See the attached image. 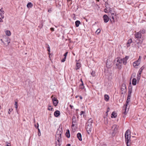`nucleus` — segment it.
<instances>
[{
	"instance_id": "nucleus-52",
	"label": "nucleus",
	"mask_w": 146,
	"mask_h": 146,
	"mask_svg": "<svg viewBox=\"0 0 146 146\" xmlns=\"http://www.w3.org/2000/svg\"><path fill=\"white\" fill-rule=\"evenodd\" d=\"M50 29L52 31H54V29L53 28H51Z\"/></svg>"
},
{
	"instance_id": "nucleus-5",
	"label": "nucleus",
	"mask_w": 146,
	"mask_h": 146,
	"mask_svg": "<svg viewBox=\"0 0 146 146\" xmlns=\"http://www.w3.org/2000/svg\"><path fill=\"white\" fill-rule=\"evenodd\" d=\"M92 128V125L90 124H87L86 127V131L88 134H90L91 132V129Z\"/></svg>"
},
{
	"instance_id": "nucleus-49",
	"label": "nucleus",
	"mask_w": 146,
	"mask_h": 146,
	"mask_svg": "<svg viewBox=\"0 0 146 146\" xmlns=\"http://www.w3.org/2000/svg\"><path fill=\"white\" fill-rule=\"evenodd\" d=\"M52 11V10L51 9H48V12L50 13H51Z\"/></svg>"
},
{
	"instance_id": "nucleus-9",
	"label": "nucleus",
	"mask_w": 146,
	"mask_h": 146,
	"mask_svg": "<svg viewBox=\"0 0 146 146\" xmlns=\"http://www.w3.org/2000/svg\"><path fill=\"white\" fill-rule=\"evenodd\" d=\"M141 32L140 31H139L135 34V36L137 39H140V38H141Z\"/></svg>"
},
{
	"instance_id": "nucleus-56",
	"label": "nucleus",
	"mask_w": 146,
	"mask_h": 146,
	"mask_svg": "<svg viewBox=\"0 0 146 146\" xmlns=\"http://www.w3.org/2000/svg\"><path fill=\"white\" fill-rule=\"evenodd\" d=\"M3 18H0V22H3V20L2 19Z\"/></svg>"
},
{
	"instance_id": "nucleus-34",
	"label": "nucleus",
	"mask_w": 146,
	"mask_h": 146,
	"mask_svg": "<svg viewBox=\"0 0 146 146\" xmlns=\"http://www.w3.org/2000/svg\"><path fill=\"white\" fill-rule=\"evenodd\" d=\"M145 66L143 65V66L139 69V70L141 71L142 72L143 70L144 69V68H145Z\"/></svg>"
},
{
	"instance_id": "nucleus-31",
	"label": "nucleus",
	"mask_w": 146,
	"mask_h": 146,
	"mask_svg": "<svg viewBox=\"0 0 146 146\" xmlns=\"http://www.w3.org/2000/svg\"><path fill=\"white\" fill-rule=\"evenodd\" d=\"M5 33L7 35L9 36L11 35V33L9 31L7 30L5 32Z\"/></svg>"
},
{
	"instance_id": "nucleus-64",
	"label": "nucleus",
	"mask_w": 146,
	"mask_h": 146,
	"mask_svg": "<svg viewBox=\"0 0 146 146\" xmlns=\"http://www.w3.org/2000/svg\"><path fill=\"white\" fill-rule=\"evenodd\" d=\"M71 0H67V1H71Z\"/></svg>"
},
{
	"instance_id": "nucleus-25",
	"label": "nucleus",
	"mask_w": 146,
	"mask_h": 146,
	"mask_svg": "<svg viewBox=\"0 0 146 146\" xmlns=\"http://www.w3.org/2000/svg\"><path fill=\"white\" fill-rule=\"evenodd\" d=\"M137 80L135 78H133L132 80V84L133 85L135 86L136 84Z\"/></svg>"
},
{
	"instance_id": "nucleus-59",
	"label": "nucleus",
	"mask_w": 146,
	"mask_h": 146,
	"mask_svg": "<svg viewBox=\"0 0 146 146\" xmlns=\"http://www.w3.org/2000/svg\"><path fill=\"white\" fill-rule=\"evenodd\" d=\"M70 144H67L66 146H70Z\"/></svg>"
},
{
	"instance_id": "nucleus-20",
	"label": "nucleus",
	"mask_w": 146,
	"mask_h": 146,
	"mask_svg": "<svg viewBox=\"0 0 146 146\" xmlns=\"http://www.w3.org/2000/svg\"><path fill=\"white\" fill-rule=\"evenodd\" d=\"M77 137L78 139L80 141H82V135L80 133H78L77 134Z\"/></svg>"
},
{
	"instance_id": "nucleus-39",
	"label": "nucleus",
	"mask_w": 146,
	"mask_h": 146,
	"mask_svg": "<svg viewBox=\"0 0 146 146\" xmlns=\"http://www.w3.org/2000/svg\"><path fill=\"white\" fill-rule=\"evenodd\" d=\"M15 107L17 109L18 108L17 106V102H15Z\"/></svg>"
},
{
	"instance_id": "nucleus-42",
	"label": "nucleus",
	"mask_w": 146,
	"mask_h": 146,
	"mask_svg": "<svg viewBox=\"0 0 146 146\" xmlns=\"http://www.w3.org/2000/svg\"><path fill=\"white\" fill-rule=\"evenodd\" d=\"M85 113V111H82L80 114V115H82V114H84Z\"/></svg>"
},
{
	"instance_id": "nucleus-26",
	"label": "nucleus",
	"mask_w": 146,
	"mask_h": 146,
	"mask_svg": "<svg viewBox=\"0 0 146 146\" xmlns=\"http://www.w3.org/2000/svg\"><path fill=\"white\" fill-rule=\"evenodd\" d=\"M76 122V119L75 116H73L72 118V123H74Z\"/></svg>"
},
{
	"instance_id": "nucleus-57",
	"label": "nucleus",
	"mask_w": 146,
	"mask_h": 146,
	"mask_svg": "<svg viewBox=\"0 0 146 146\" xmlns=\"http://www.w3.org/2000/svg\"><path fill=\"white\" fill-rule=\"evenodd\" d=\"M106 9H107V10H108V11H109V8H110V7H106Z\"/></svg>"
},
{
	"instance_id": "nucleus-45",
	"label": "nucleus",
	"mask_w": 146,
	"mask_h": 146,
	"mask_svg": "<svg viewBox=\"0 0 146 146\" xmlns=\"http://www.w3.org/2000/svg\"><path fill=\"white\" fill-rule=\"evenodd\" d=\"M12 109H9L8 113L9 114H10L11 113V111H12Z\"/></svg>"
},
{
	"instance_id": "nucleus-54",
	"label": "nucleus",
	"mask_w": 146,
	"mask_h": 146,
	"mask_svg": "<svg viewBox=\"0 0 146 146\" xmlns=\"http://www.w3.org/2000/svg\"><path fill=\"white\" fill-rule=\"evenodd\" d=\"M100 31V30L99 29H98L96 31V32H98V33H99Z\"/></svg>"
},
{
	"instance_id": "nucleus-28",
	"label": "nucleus",
	"mask_w": 146,
	"mask_h": 146,
	"mask_svg": "<svg viewBox=\"0 0 146 146\" xmlns=\"http://www.w3.org/2000/svg\"><path fill=\"white\" fill-rule=\"evenodd\" d=\"M27 7L28 8H31L33 6V5L31 2H29L27 4Z\"/></svg>"
},
{
	"instance_id": "nucleus-17",
	"label": "nucleus",
	"mask_w": 146,
	"mask_h": 146,
	"mask_svg": "<svg viewBox=\"0 0 146 146\" xmlns=\"http://www.w3.org/2000/svg\"><path fill=\"white\" fill-rule=\"evenodd\" d=\"M60 114V111L58 110L55 111L54 113V115L56 117H58Z\"/></svg>"
},
{
	"instance_id": "nucleus-46",
	"label": "nucleus",
	"mask_w": 146,
	"mask_h": 146,
	"mask_svg": "<svg viewBox=\"0 0 146 146\" xmlns=\"http://www.w3.org/2000/svg\"><path fill=\"white\" fill-rule=\"evenodd\" d=\"M66 58L64 57V58L62 60L61 62H64L65 61Z\"/></svg>"
},
{
	"instance_id": "nucleus-24",
	"label": "nucleus",
	"mask_w": 146,
	"mask_h": 146,
	"mask_svg": "<svg viewBox=\"0 0 146 146\" xmlns=\"http://www.w3.org/2000/svg\"><path fill=\"white\" fill-rule=\"evenodd\" d=\"M80 22L78 20H77L75 22V26L76 27H79V25L80 24Z\"/></svg>"
},
{
	"instance_id": "nucleus-18",
	"label": "nucleus",
	"mask_w": 146,
	"mask_h": 146,
	"mask_svg": "<svg viewBox=\"0 0 146 146\" xmlns=\"http://www.w3.org/2000/svg\"><path fill=\"white\" fill-rule=\"evenodd\" d=\"M140 64V62L137 60L134 62L133 63V65L135 68H136V66H138Z\"/></svg>"
},
{
	"instance_id": "nucleus-21",
	"label": "nucleus",
	"mask_w": 146,
	"mask_h": 146,
	"mask_svg": "<svg viewBox=\"0 0 146 146\" xmlns=\"http://www.w3.org/2000/svg\"><path fill=\"white\" fill-rule=\"evenodd\" d=\"M132 42L131 39H129L127 41V47H129L130 46V43H131Z\"/></svg>"
},
{
	"instance_id": "nucleus-38",
	"label": "nucleus",
	"mask_w": 146,
	"mask_h": 146,
	"mask_svg": "<svg viewBox=\"0 0 146 146\" xmlns=\"http://www.w3.org/2000/svg\"><path fill=\"white\" fill-rule=\"evenodd\" d=\"M48 46L47 47V50L48 51V52L50 53V48L48 45Z\"/></svg>"
},
{
	"instance_id": "nucleus-40",
	"label": "nucleus",
	"mask_w": 146,
	"mask_h": 146,
	"mask_svg": "<svg viewBox=\"0 0 146 146\" xmlns=\"http://www.w3.org/2000/svg\"><path fill=\"white\" fill-rule=\"evenodd\" d=\"M6 146H11L10 143H9L7 142H6Z\"/></svg>"
},
{
	"instance_id": "nucleus-30",
	"label": "nucleus",
	"mask_w": 146,
	"mask_h": 146,
	"mask_svg": "<svg viewBox=\"0 0 146 146\" xmlns=\"http://www.w3.org/2000/svg\"><path fill=\"white\" fill-rule=\"evenodd\" d=\"M80 64L79 63H77L76 64V70L80 68Z\"/></svg>"
},
{
	"instance_id": "nucleus-1",
	"label": "nucleus",
	"mask_w": 146,
	"mask_h": 146,
	"mask_svg": "<svg viewBox=\"0 0 146 146\" xmlns=\"http://www.w3.org/2000/svg\"><path fill=\"white\" fill-rule=\"evenodd\" d=\"M62 132V128H59L57 130L55 137L56 139H57V141L55 142L56 146H60V141Z\"/></svg>"
},
{
	"instance_id": "nucleus-11",
	"label": "nucleus",
	"mask_w": 146,
	"mask_h": 146,
	"mask_svg": "<svg viewBox=\"0 0 146 146\" xmlns=\"http://www.w3.org/2000/svg\"><path fill=\"white\" fill-rule=\"evenodd\" d=\"M103 19L104 22L106 23L108 21L109 18L107 15H104L103 16Z\"/></svg>"
},
{
	"instance_id": "nucleus-51",
	"label": "nucleus",
	"mask_w": 146,
	"mask_h": 146,
	"mask_svg": "<svg viewBox=\"0 0 146 146\" xmlns=\"http://www.w3.org/2000/svg\"><path fill=\"white\" fill-rule=\"evenodd\" d=\"M110 110V109L109 108H108V109L107 110V111L106 112V113H107Z\"/></svg>"
},
{
	"instance_id": "nucleus-7",
	"label": "nucleus",
	"mask_w": 146,
	"mask_h": 146,
	"mask_svg": "<svg viewBox=\"0 0 146 146\" xmlns=\"http://www.w3.org/2000/svg\"><path fill=\"white\" fill-rule=\"evenodd\" d=\"M132 87L130 85L129 86L128 88V92L127 97H131V93H132Z\"/></svg>"
},
{
	"instance_id": "nucleus-63",
	"label": "nucleus",
	"mask_w": 146,
	"mask_h": 146,
	"mask_svg": "<svg viewBox=\"0 0 146 146\" xmlns=\"http://www.w3.org/2000/svg\"><path fill=\"white\" fill-rule=\"evenodd\" d=\"M146 57V56H144V59H145V57Z\"/></svg>"
},
{
	"instance_id": "nucleus-22",
	"label": "nucleus",
	"mask_w": 146,
	"mask_h": 146,
	"mask_svg": "<svg viewBox=\"0 0 146 146\" xmlns=\"http://www.w3.org/2000/svg\"><path fill=\"white\" fill-rule=\"evenodd\" d=\"M66 137L69 138L70 137V131L69 129H67L66 130Z\"/></svg>"
},
{
	"instance_id": "nucleus-50",
	"label": "nucleus",
	"mask_w": 146,
	"mask_h": 146,
	"mask_svg": "<svg viewBox=\"0 0 146 146\" xmlns=\"http://www.w3.org/2000/svg\"><path fill=\"white\" fill-rule=\"evenodd\" d=\"M142 71L139 70V73H138V74H139V75H141V73H142Z\"/></svg>"
},
{
	"instance_id": "nucleus-35",
	"label": "nucleus",
	"mask_w": 146,
	"mask_h": 146,
	"mask_svg": "<svg viewBox=\"0 0 146 146\" xmlns=\"http://www.w3.org/2000/svg\"><path fill=\"white\" fill-rule=\"evenodd\" d=\"M95 72L94 71H92L91 73V75L93 76H95Z\"/></svg>"
},
{
	"instance_id": "nucleus-2",
	"label": "nucleus",
	"mask_w": 146,
	"mask_h": 146,
	"mask_svg": "<svg viewBox=\"0 0 146 146\" xmlns=\"http://www.w3.org/2000/svg\"><path fill=\"white\" fill-rule=\"evenodd\" d=\"M125 139L127 146H130L131 143V132L129 129H128L125 134Z\"/></svg>"
},
{
	"instance_id": "nucleus-62",
	"label": "nucleus",
	"mask_w": 146,
	"mask_h": 146,
	"mask_svg": "<svg viewBox=\"0 0 146 146\" xmlns=\"http://www.w3.org/2000/svg\"><path fill=\"white\" fill-rule=\"evenodd\" d=\"M76 110V111H78L79 110L78 109H77Z\"/></svg>"
},
{
	"instance_id": "nucleus-3",
	"label": "nucleus",
	"mask_w": 146,
	"mask_h": 146,
	"mask_svg": "<svg viewBox=\"0 0 146 146\" xmlns=\"http://www.w3.org/2000/svg\"><path fill=\"white\" fill-rule=\"evenodd\" d=\"M117 62L115 64V65L117 66V68L119 69H120L121 68L122 63H123L122 59L120 58H117Z\"/></svg>"
},
{
	"instance_id": "nucleus-61",
	"label": "nucleus",
	"mask_w": 146,
	"mask_h": 146,
	"mask_svg": "<svg viewBox=\"0 0 146 146\" xmlns=\"http://www.w3.org/2000/svg\"><path fill=\"white\" fill-rule=\"evenodd\" d=\"M78 97H79V96H78V95H77V96H76V98H78Z\"/></svg>"
},
{
	"instance_id": "nucleus-29",
	"label": "nucleus",
	"mask_w": 146,
	"mask_h": 146,
	"mask_svg": "<svg viewBox=\"0 0 146 146\" xmlns=\"http://www.w3.org/2000/svg\"><path fill=\"white\" fill-rule=\"evenodd\" d=\"M109 96L107 95H105L104 96V100L106 101H108L109 100Z\"/></svg>"
},
{
	"instance_id": "nucleus-60",
	"label": "nucleus",
	"mask_w": 146,
	"mask_h": 146,
	"mask_svg": "<svg viewBox=\"0 0 146 146\" xmlns=\"http://www.w3.org/2000/svg\"><path fill=\"white\" fill-rule=\"evenodd\" d=\"M104 1H108V0H103Z\"/></svg>"
},
{
	"instance_id": "nucleus-47",
	"label": "nucleus",
	"mask_w": 146,
	"mask_h": 146,
	"mask_svg": "<svg viewBox=\"0 0 146 146\" xmlns=\"http://www.w3.org/2000/svg\"><path fill=\"white\" fill-rule=\"evenodd\" d=\"M140 31L141 32V33H142V34H144L145 33V31L144 30H143Z\"/></svg>"
},
{
	"instance_id": "nucleus-37",
	"label": "nucleus",
	"mask_w": 146,
	"mask_h": 146,
	"mask_svg": "<svg viewBox=\"0 0 146 146\" xmlns=\"http://www.w3.org/2000/svg\"><path fill=\"white\" fill-rule=\"evenodd\" d=\"M53 108H52L50 106H49L48 110L49 111H52Z\"/></svg>"
},
{
	"instance_id": "nucleus-44",
	"label": "nucleus",
	"mask_w": 146,
	"mask_h": 146,
	"mask_svg": "<svg viewBox=\"0 0 146 146\" xmlns=\"http://www.w3.org/2000/svg\"><path fill=\"white\" fill-rule=\"evenodd\" d=\"M141 60V57L140 56L139 57V59L137 61H138L140 63V62Z\"/></svg>"
},
{
	"instance_id": "nucleus-10",
	"label": "nucleus",
	"mask_w": 146,
	"mask_h": 146,
	"mask_svg": "<svg viewBox=\"0 0 146 146\" xmlns=\"http://www.w3.org/2000/svg\"><path fill=\"white\" fill-rule=\"evenodd\" d=\"M137 40L138 41L137 42V44L138 45L137 47L138 48H139L141 46V44L143 43V40L142 39L141 40L140 39H137Z\"/></svg>"
},
{
	"instance_id": "nucleus-41",
	"label": "nucleus",
	"mask_w": 146,
	"mask_h": 146,
	"mask_svg": "<svg viewBox=\"0 0 146 146\" xmlns=\"http://www.w3.org/2000/svg\"><path fill=\"white\" fill-rule=\"evenodd\" d=\"M68 53V52H65V53H64V57L66 58Z\"/></svg>"
},
{
	"instance_id": "nucleus-27",
	"label": "nucleus",
	"mask_w": 146,
	"mask_h": 146,
	"mask_svg": "<svg viewBox=\"0 0 146 146\" xmlns=\"http://www.w3.org/2000/svg\"><path fill=\"white\" fill-rule=\"evenodd\" d=\"M81 80L82 82V83L80 85V88L81 89H83L84 88V84L82 79H81Z\"/></svg>"
},
{
	"instance_id": "nucleus-6",
	"label": "nucleus",
	"mask_w": 146,
	"mask_h": 146,
	"mask_svg": "<svg viewBox=\"0 0 146 146\" xmlns=\"http://www.w3.org/2000/svg\"><path fill=\"white\" fill-rule=\"evenodd\" d=\"M122 87L121 88V94H123L125 93L126 91V87L125 84H123L122 85Z\"/></svg>"
},
{
	"instance_id": "nucleus-33",
	"label": "nucleus",
	"mask_w": 146,
	"mask_h": 146,
	"mask_svg": "<svg viewBox=\"0 0 146 146\" xmlns=\"http://www.w3.org/2000/svg\"><path fill=\"white\" fill-rule=\"evenodd\" d=\"M111 15V19H112V20L111 19H110V20L111 21V23H112V22H114V17L113 16V15Z\"/></svg>"
},
{
	"instance_id": "nucleus-48",
	"label": "nucleus",
	"mask_w": 146,
	"mask_h": 146,
	"mask_svg": "<svg viewBox=\"0 0 146 146\" xmlns=\"http://www.w3.org/2000/svg\"><path fill=\"white\" fill-rule=\"evenodd\" d=\"M108 11L107 10V9H105L104 10V11L105 13H107L108 12Z\"/></svg>"
},
{
	"instance_id": "nucleus-12",
	"label": "nucleus",
	"mask_w": 146,
	"mask_h": 146,
	"mask_svg": "<svg viewBox=\"0 0 146 146\" xmlns=\"http://www.w3.org/2000/svg\"><path fill=\"white\" fill-rule=\"evenodd\" d=\"M109 12L111 13V15H114L115 16L116 14L113 9L109 8Z\"/></svg>"
},
{
	"instance_id": "nucleus-36",
	"label": "nucleus",
	"mask_w": 146,
	"mask_h": 146,
	"mask_svg": "<svg viewBox=\"0 0 146 146\" xmlns=\"http://www.w3.org/2000/svg\"><path fill=\"white\" fill-rule=\"evenodd\" d=\"M141 75H139V74H137V80L138 81V80H139L140 79V77H141Z\"/></svg>"
},
{
	"instance_id": "nucleus-15",
	"label": "nucleus",
	"mask_w": 146,
	"mask_h": 146,
	"mask_svg": "<svg viewBox=\"0 0 146 146\" xmlns=\"http://www.w3.org/2000/svg\"><path fill=\"white\" fill-rule=\"evenodd\" d=\"M3 8H1V9H0V15H1V18H3L4 16V11L3 10Z\"/></svg>"
},
{
	"instance_id": "nucleus-19",
	"label": "nucleus",
	"mask_w": 146,
	"mask_h": 146,
	"mask_svg": "<svg viewBox=\"0 0 146 146\" xmlns=\"http://www.w3.org/2000/svg\"><path fill=\"white\" fill-rule=\"evenodd\" d=\"M130 98H131L130 97H127V99L126 100V104L124 105V106H127V105L129 104V102L130 101Z\"/></svg>"
},
{
	"instance_id": "nucleus-43",
	"label": "nucleus",
	"mask_w": 146,
	"mask_h": 146,
	"mask_svg": "<svg viewBox=\"0 0 146 146\" xmlns=\"http://www.w3.org/2000/svg\"><path fill=\"white\" fill-rule=\"evenodd\" d=\"M105 2V5L106 7H107L108 5V3L107 1H104Z\"/></svg>"
},
{
	"instance_id": "nucleus-14",
	"label": "nucleus",
	"mask_w": 146,
	"mask_h": 146,
	"mask_svg": "<svg viewBox=\"0 0 146 146\" xmlns=\"http://www.w3.org/2000/svg\"><path fill=\"white\" fill-rule=\"evenodd\" d=\"M129 58V57L126 56L124 58L122 59L124 65H126L127 62V60Z\"/></svg>"
},
{
	"instance_id": "nucleus-53",
	"label": "nucleus",
	"mask_w": 146,
	"mask_h": 146,
	"mask_svg": "<svg viewBox=\"0 0 146 146\" xmlns=\"http://www.w3.org/2000/svg\"><path fill=\"white\" fill-rule=\"evenodd\" d=\"M69 106L70 108L71 109H72L73 107V106H72L70 104L69 105Z\"/></svg>"
},
{
	"instance_id": "nucleus-58",
	"label": "nucleus",
	"mask_w": 146,
	"mask_h": 146,
	"mask_svg": "<svg viewBox=\"0 0 146 146\" xmlns=\"http://www.w3.org/2000/svg\"><path fill=\"white\" fill-rule=\"evenodd\" d=\"M79 96V97L81 100L82 99V97L81 96Z\"/></svg>"
},
{
	"instance_id": "nucleus-8",
	"label": "nucleus",
	"mask_w": 146,
	"mask_h": 146,
	"mask_svg": "<svg viewBox=\"0 0 146 146\" xmlns=\"http://www.w3.org/2000/svg\"><path fill=\"white\" fill-rule=\"evenodd\" d=\"M52 100L54 105L55 106H56L58 103V100L55 97L52 98Z\"/></svg>"
},
{
	"instance_id": "nucleus-55",
	"label": "nucleus",
	"mask_w": 146,
	"mask_h": 146,
	"mask_svg": "<svg viewBox=\"0 0 146 146\" xmlns=\"http://www.w3.org/2000/svg\"><path fill=\"white\" fill-rule=\"evenodd\" d=\"M75 124L74 123H72V127H74V125H75Z\"/></svg>"
},
{
	"instance_id": "nucleus-4",
	"label": "nucleus",
	"mask_w": 146,
	"mask_h": 146,
	"mask_svg": "<svg viewBox=\"0 0 146 146\" xmlns=\"http://www.w3.org/2000/svg\"><path fill=\"white\" fill-rule=\"evenodd\" d=\"M118 127V126L115 124L114 125L112 126L111 129L112 131V135L113 136H114L115 134L117 131Z\"/></svg>"
},
{
	"instance_id": "nucleus-23",
	"label": "nucleus",
	"mask_w": 146,
	"mask_h": 146,
	"mask_svg": "<svg viewBox=\"0 0 146 146\" xmlns=\"http://www.w3.org/2000/svg\"><path fill=\"white\" fill-rule=\"evenodd\" d=\"M117 116V113H115V111H113L111 114V117L112 118H116Z\"/></svg>"
},
{
	"instance_id": "nucleus-13",
	"label": "nucleus",
	"mask_w": 146,
	"mask_h": 146,
	"mask_svg": "<svg viewBox=\"0 0 146 146\" xmlns=\"http://www.w3.org/2000/svg\"><path fill=\"white\" fill-rule=\"evenodd\" d=\"M127 106H124L123 108H124V109H123L122 111L123 113L125 115L127 114L128 111V109L127 110Z\"/></svg>"
},
{
	"instance_id": "nucleus-32",
	"label": "nucleus",
	"mask_w": 146,
	"mask_h": 146,
	"mask_svg": "<svg viewBox=\"0 0 146 146\" xmlns=\"http://www.w3.org/2000/svg\"><path fill=\"white\" fill-rule=\"evenodd\" d=\"M93 120L91 118L89 119V120H88V124H90L91 125H92V122Z\"/></svg>"
},
{
	"instance_id": "nucleus-16",
	"label": "nucleus",
	"mask_w": 146,
	"mask_h": 146,
	"mask_svg": "<svg viewBox=\"0 0 146 146\" xmlns=\"http://www.w3.org/2000/svg\"><path fill=\"white\" fill-rule=\"evenodd\" d=\"M35 127L36 128L38 129V136H40L41 135V133H40V129L38 128L39 125L38 123H37V126H36V125L35 124Z\"/></svg>"
}]
</instances>
